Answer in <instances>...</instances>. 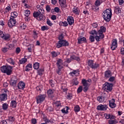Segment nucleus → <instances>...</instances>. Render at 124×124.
<instances>
[{
    "instance_id": "f257e3e1",
    "label": "nucleus",
    "mask_w": 124,
    "mask_h": 124,
    "mask_svg": "<svg viewBox=\"0 0 124 124\" xmlns=\"http://www.w3.org/2000/svg\"><path fill=\"white\" fill-rule=\"evenodd\" d=\"M102 15L103 18L106 22H110L112 18V9L108 8L106 9L103 12Z\"/></svg>"
},
{
    "instance_id": "f03ea898",
    "label": "nucleus",
    "mask_w": 124,
    "mask_h": 124,
    "mask_svg": "<svg viewBox=\"0 0 124 124\" xmlns=\"http://www.w3.org/2000/svg\"><path fill=\"white\" fill-rule=\"evenodd\" d=\"M0 69L2 73H5L9 76L12 74L13 67L10 65H3L0 67Z\"/></svg>"
},
{
    "instance_id": "7ed1b4c3",
    "label": "nucleus",
    "mask_w": 124,
    "mask_h": 124,
    "mask_svg": "<svg viewBox=\"0 0 124 124\" xmlns=\"http://www.w3.org/2000/svg\"><path fill=\"white\" fill-rule=\"evenodd\" d=\"M56 65L58 68L56 70V73L58 75H62V69L63 68V61L59 59L57 60Z\"/></svg>"
},
{
    "instance_id": "20e7f679",
    "label": "nucleus",
    "mask_w": 124,
    "mask_h": 124,
    "mask_svg": "<svg viewBox=\"0 0 124 124\" xmlns=\"http://www.w3.org/2000/svg\"><path fill=\"white\" fill-rule=\"evenodd\" d=\"M87 63L88 64V66L91 67L92 69H97L99 66V64L97 63L96 62H94V61L93 60H88Z\"/></svg>"
},
{
    "instance_id": "39448f33",
    "label": "nucleus",
    "mask_w": 124,
    "mask_h": 124,
    "mask_svg": "<svg viewBox=\"0 0 124 124\" xmlns=\"http://www.w3.org/2000/svg\"><path fill=\"white\" fill-rule=\"evenodd\" d=\"M0 37L2 38L3 40L5 41H9L10 38H11V35L8 33H5L3 32L2 31L0 30Z\"/></svg>"
},
{
    "instance_id": "423d86ee",
    "label": "nucleus",
    "mask_w": 124,
    "mask_h": 124,
    "mask_svg": "<svg viewBox=\"0 0 124 124\" xmlns=\"http://www.w3.org/2000/svg\"><path fill=\"white\" fill-rule=\"evenodd\" d=\"M46 98V94H40L39 95L36 96V101L37 104H41L45 100Z\"/></svg>"
},
{
    "instance_id": "0eeeda50",
    "label": "nucleus",
    "mask_w": 124,
    "mask_h": 124,
    "mask_svg": "<svg viewBox=\"0 0 124 124\" xmlns=\"http://www.w3.org/2000/svg\"><path fill=\"white\" fill-rule=\"evenodd\" d=\"M66 46H69V43L65 40H62L58 41V43L57 44L56 47L58 49L61 47H64Z\"/></svg>"
},
{
    "instance_id": "6e6552de",
    "label": "nucleus",
    "mask_w": 124,
    "mask_h": 124,
    "mask_svg": "<svg viewBox=\"0 0 124 124\" xmlns=\"http://www.w3.org/2000/svg\"><path fill=\"white\" fill-rule=\"evenodd\" d=\"M56 93V90L54 89H49L47 91V94L49 98L53 99L55 97V93Z\"/></svg>"
},
{
    "instance_id": "1a4fd4ad",
    "label": "nucleus",
    "mask_w": 124,
    "mask_h": 124,
    "mask_svg": "<svg viewBox=\"0 0 124 124\" xmlns=\"http://www.w3.org/2000/svg\"><path fill=\"white\" fill-rule=\"evenodd\" d=\"M106 0H96L94 2L95 10L96 11H99V6L101 5L102 3L105 2Z\"/></svg>"
},
{
    "instance_id": "9d476101",
    "label": "nucleus",
    "mask_w": 124,
    "mask_h": 124,
    "mask_svg": "<svg viewBox=\"0 0 124 124\" xmlns=\"http://www.w3.org/2000/svg\"><path fill=\"white\" fill-rule=\"evenodd\" d=\"M104 88L107 92H111L113 90V84L107 82L105 84Z\"/></svg>"
},
{
    "instance_id": "9b49d317",
    "label": "nucleus",
    "mask_w": 124,
    "mask_h": 124,
    "mask_svg": "<svg viewBox=\"0 0 124 124\" xmlns=\"http://www.w3.org/2000/svg\"><path fill=\"white\" fill-rule=\"evenodd\" d=\"M108 105L111 109H114L117 107V104L115 103L116 102V100L114 98L111 99L110 100H108Z\"/></svg>"
},
{
    "instance_id": "f8f14e48",
    "label": "nucleus",
    "mask_w": 124,
    "mask_h": 124,
    "mask_svg": "<svg viewBox=\"0 0 124 124\" xmlns=\"http://www.w3.org/2000/svg\"><path fill=\"white\" fill-rule=\"evenodd\" d=\"M118 47V41L117 39H114L112 40V42L111 45H110V49L114 51V50H116V48Z\"/></svg>"
},
{
    "instance_id": "ddd939ff",
    "label": "nucleus",
    "mask_w": 124,
    "mask_h": 124,
    "mask_svg": "<svg viewBox=\"0 0 124 124\" xmlns=\"http://www.w3.org/2000/svg\"><path fill=\"white\" fill-rule=\"evenodd\" d=\"M16 24V19L15 18H12L10 17V19L8 22V25L9 28H12V27H14Z\"/></svg>"
},
{
    "instance_id": "4468645a",
    "label": "nucleus",
    "mask_w": 124,
    "mask_h": 124,
    "mask_svg": "<svg viewBox=\"0 0 124 124\" xmlns=\"http://www.w3.org/2000/svg\"><path fill=\"white\" fill-rule=\"evenodd\" d=\"M38 13L40 15L39 18L40 20H42V19H46V17H45V16H44L45 10L42 8H40L38 11H37Z\"/></svg>"
},
{
    "instance_id": "2eb2a0df",
    "label": "nucleus",
    "mask_w": 124,
    "mask_h": 124,
    "mask_svg": "<svg viewBox=\"0 0 124 124\" xmlns=\"http://www.w3.org/2000/svg\"><path fill=\"white\" fill-rule=\"evenodd\" d=\"M69 75L72 77H74V76H76V77H78V76H79V75H80V71L79 70V69L73 70V71L70 72Z\"/></svg>"
},
{
    "instance_id": "dca6fc26",
    "label": "nucleus",
    "mask_w": 124,
    "mask_h": 124,
    "mask_svg": "<svg viewBox=\"0 0 124 124\" xmlns=\"http://www.w3.org/2000/svg\"><path fill=\"white\" fill-rule=\"evenodd\" d=\"M108 107L107 105L100 104L97 106V110L99 111H106Z\"/></svg>"
},
{
    "instance_id": "f3484780",
    "label": "nucleus",
    "mask_w": 124,
    "mask_h": 124,
    "mask_svg": "<svg viewBox=\"0 0 124 124\" xmlns=\"http://www.w3.org/2000/svg\"><path fill=\"white\" fill-rule=\"evenodd\" d=\"M33 17L34 18H36V20L38 21H45V19H40V15L39 13H38L37 11H34L33 13Z\"/></svg>"
},
{
    "instance_id": "a211bd4d",
    "label": "nucleus",
    "mask_w": 124,
    "mask_h": 124,
    "mask_svg": "<svg viewBox=\"0 0 124 124\" xmlns=\"http://www.w3.org/2000/svg\"><path fill=\"white\" fill-rule=\"evenodd\" d=\"M26 87V83L23 81H20L17 86L18 90H24Z\"/></svg>"
},
{
    "instance_id": "6ab92c4d",
    "label": "nucleus",
    "mask_w": 124,
    "mask_h": 124,
    "mask_svg": "<svg viewBox=\"0 0 124 124\" xmlns=\"http://www.w3.org/2000/svg\"><path fill=\"white\" fill-rule=\"evenodd\" d=\"M17 81H18V79L16 77H13L11 79L10 82V84L11 86H12L13 87H15L16 86V84H17Z\"/></svg>"
},
{
    "instance_id": "aec40b11",
    "label": "nucleus",
    "mask_w": 124,
    "mask_h": 124,
    "mask_svg": "<svg viewBox=\"0 0 124 124\" xmlns=\"http://www.w3.org/2000/svg\"><path fill=\"white\" fill-rule=\"evenodd\" d=\"M103 32H106V27L102 26L100 28V30L98 31V34H101L102 36H104Z\"/></svg>"
},
{
    "instance_id": "412c9836",
    "label": "nucleus",
    "mask_w": 124,
    "mask_h": 124,
    "mask_svg": "<svg viewBox=\"0 0 124 124\" xmlns=\"http://www.w3.org/2000/svg\"><path fill=\"white\" fill-rule=\"evenodd\" d=\"M67 21L70 26H72L74 24V18L72 16H68L67 18Z\"/></svg>"
},
{
    "instance_id": "4be33fe9",
    "label": "nucleus",
    "mask_w": 124,
    "mask_h": 124,
    "mask_svg": "<svg viewBox=\"0 0 124 124\" xmlns=\"http://www.w3.org/2000/svg\"><path fill=\"white\" fill-rule=\"evenodd\" d=\"M7 100V93H2L0 94V102L6 101Z\"/></svg>"
},
{
    "instance_id": "5701e85b",
    "label": "nucleus",
    "mask_w": 124,
    "mask_h": 124,
    "mask_svg": "<svg viewBox=\"0 0 124 124\" xmlns=\"http://www.w3.org/2000/svg\"><path fill=\"white\" fill-rule=\"evenodd\" d=\"M87 39L84 37H79L78 39V44H82V43H86Z\"/></svg>"
},
{
    "instance_id": "b1692460",
    "label": "nucleus",
    "mask_w": 124,
    "mask_h": 124,
    "mask_svg": "<svg viewBox=\"0 0 124 124\" xmlns=\"http://www.w3.org/2000/svg\"><path fill=\"white\" fill-rule=\"evenodd\" d=\"M59 2L62 8H66V0H59Z\"/></svg>"
},
{
    "instance_id": "393cba45",
    "label": "nucleus",
    "mask_w": 124,
    "mask_h": 124,
    "mask_svg": "<svg viewBox=\"0 0 124 124\" xmlns=\"http://www.w3.org/2000/svg\"><path fill=\"white\" fill-rule=\"evenodd\" d=\"M72 12L74 14H75L76 15H79L80 14V9L76 6H74L73 8Z\"/></svg>"
},
{
    "instance_id": "a878e982",
    "label": "nucleus",
    "mask_w": 124,
    "mask_h": 124,
    "mask_svg": "<svg viewBox=\"0 0 124 124\" xmlns=\"http://www.w3.org/2000/svg\"><path fill=\"white\" fill-rule=\"evenodd\" d=\"M112 76V72L110 70H107L105 72L104 77L106 79H109Z\"/></svg>"
},
{
    "instance_id": "bb28decb",
    "label": "nucleus",
    "mask_w": 124,
    "mask_h": 124,
    "mask_svg": "<svg viewBox=\"0 0 124 124\" xmlns=\"http://www.w3.org/2000/svg\"><path fill=\"white\" fill-rule=\"evenodd\" d=\"M97 100L100 103L106 101V97L104 96H99L97 97Z\"/></svg>"
},
{
    "instance_id": "cd10ccee",
    "label": "nucleus",
    "mask_w": 124,
    "mask_h": 124,
    "mask_svg": "<svg viewBox=\"0 0 124 124\" xmlns=\"http://www.w3.org/2000/svg\"><path fill=\"white\" fill-rule=\"evenodd\" d=\"M104 38V36H102L100 34H97V35H96L95 36V39L97 42H99L100 41L101 39H103Z\"/></svg>"
},
{
    "instance_id": "c85d7f7f",
    "label": "nucleus",
    "mask_w": 124,
    "mask_h": 124,
    "mask_svg": "<svg viewBox=\"0 0 124 124\" xmlns=\"http://www.w3.org/2000/svg\"><path fill=\"white\" fill-rule=\"evenodd\" d=\"M32 69V65L31 63L28 64L25 68V71L27 72H29V71L31 70Z\"/></svg>"
},
{
    "instance_id": "c756f323",
    "label": "nucleus",
    "mask_w": 124,
    "mask_h": 124,
    "mask_svg": "<svg viewBox=\"0 0 124 124\" xmlns=\"http://www.w3.org/2000/svg\"><path fill=\"white\" fill-rule=\"evenodd\" d=\"M114 12L116 13V14H121V13L122 12V9L119 6H117L115 7L114 8Z\"/></svg>"
},
{
    "instance_id": "7c9ffc66",
    "label": "nucleus",
    "mask_w": 124,
    "mask_h": 124,
    "mask_svg": "<svg viewBox=\"0 0 124 124\" xmlns=\"http://www.w3.org/2000/svg\"><path fill=\"white\" fill-rule=\"evenodd\" d=\"M6 121H8L9 124H12L15 121V118L13 116H9Z\"/></svg>"
},
{
    "instance_id": "2f4dec72",
    "label": "nucleus",
    "mask_w": 124,
    "mask_h": 124,
    "mask_svg": "<svg viewBox=\"0 0 124 124\" xmlns=\"http://www.w3.org/2000/svg\"><path fill=\"white\" fill-rule=\"evenodd\" d=\"M10 107L12 108H16L17 107V102L15 100H12L10 103Z\"/></svg>"
},
{
    "instance_id": "473e14b6",
    "label": "nucleus",
    "mask_w": 124,
    "mask_h": 124,
    "mask_svg": "<svg viewBox=\"0 0 124 124\" xmlns=\"http://www.w3.org/2000/svg\"><path fill=\"white\" fill-rule=\"evenodd\" d=\"M8 107H9V105L7 103H4L2 105V108L4 110V111H6L7 109H8Z\"/></svg>"
},
{
    "instance_id": "72a5a7b5",
    "label": "nucleus",
    "mask_w": 124,
    "mask_h": 124,
    "mask_svg": "<svg viewBox=\"0 0 124 124\" xmlns=\"http://www.w3.org/2000/svg\"><path fill=\"white\" fill-rule=\"evenodd\" d=\"M68 110H69V107H66L65 108H64L61 110V112L63 113V114H68Z\"/></svg>"
},
{
    "instance_id": "f704fd0d",
    "label": "nucleus",
    "mask_w": 124,
    "mask_h": 124,
    "mask_svg": "<svg viewBox=\"0 0 124 124\" xmlns=\"http://www.w3.org/2000/svg\"><path fill=\"white\" fill-rule=\"evenodd\" d=\"M59 24L61 27H67L68 26V23L66 21H60Z\"/></svg>"
},
{
    "instance_id": "c9c22d12",
    "label": "nucleus",
    "mask_w": 124,
    "mask_h": 124,
    "mask_svg": "<svg viewBox=\"0 0 124 124\" xmlns=\"http://www.w3.org/2000/svg\"><path fill=\"white\" fill-rule=\"evenodd\" d=\"M17 16H18V13H17V12H12L11 13L10 18L15 19V18H17Z\"/></svg>"
},
{
    "instance_id": "e433bc0d",
    "label": "nucleus",
    "mask_w": 124,
    "mask_h": 124,
    "mask_svg": "<svg viewBox=\"0 0 124 124\" xmlns=\"http://www.w3.org/2000/svg\"><path fill=\"white\" fill-rule=\"evenodd\" d=\"M78 84H79V82L77 80V78H73L72 80V82L71 83V85H72V86H77Z\"/></svg>"
},
{
    "instance_id": "4c0bfd02",
    "label": "nucleus",
    "mask_w": 124,
    "mask_h": 124,
    "mask_svg": "<svg viewBox=\"0 0 124 124\" xmlns=\"http://www.w3.org/2000/svg\"><path fill=\"white\" fill-rule=\"evenodd\" d=\"M108 124H118V121L117 119H110L108 121Z\"/></svg>"
},
{
    "instance_id": "58836bf2",
    "label": "nucleus",
    "mask_w": 124,
    "mask_h": 124,
    "mask_svg": "<svg viewBox=\"0 0 124 124\" xmlns=\"http://www.w3.org/2000/svg\"><path fill=\"white\" fill-rule=\"evenodd\" d=\"M51 55L53 58H56L57 57H58V56H59V55H61V53L57 52L56 51H52Z\"/></svg>"
},
{
    "instance_id": "ea45409f",
    "label": "nucleus",
    "mask_w": 124,
    "mask_h": 124,
    "mask_svg": "<svg viewBox=\"0 0 124 124\" xmlns=\"http://www.w3.org/2000/svg\"><path fill=\"white\" fill-rule=\"evenodd\" d=\"M70 59H72V60H75V61H77V62L80 61V58L79 57H77L75 55H71L70 56Z\"/></svg>"
},
{
    "instance_id": "a19ab883",
    "label": "nucleus",
    "mask_w": 124,
    "mask_h": 124,
    "mask_svg": "<svg viewBox=\"0 0 124 124\" xmlns=\"http://www.w3.org/2000/svg\"><path fill=\"white\" fill-rule=\"evenodd\" d=\"M19 62L20 64H24L28 62V59L27 58H22Z\"/></svg>"
},
{
    "instance_id": "79ce46f5",
    "label": "nucleus",
    "mask_w": 124,
    "mask_h": 124,
    "mask_svg": "<svg viewBox=\"0 0 124 124\" xmlns=\"http://www.w3.org/2000/svg\"><path fill=\"white\" fill-rule=\"evenodd\" d=\"M32 37L34 39H37L38 37V33H37L35 31H33Z\"/></svg>"
},
{
    "instance_id": "37998d69",
    "label": "nucleus",
    "mask_w": 124,
    "mask_h": 124,
    "mask_svg": "<svg viewBox=\"0 0 124 124\" xmlns=\"http://www.w3.org/2000/svg\"><path fill=\"white\" fill-rule=\"evenodd\" d=\"M43 72H44V69H39L37 70V74L38 75H39L40 76H42L43 75Z\"/></svg>"
},
{
    "instance_id": "c03bdc74",
    "label": "nucleus",
    "mask_w": 124,
    "mask_h": 124,
    "mask_svg": "<svg viewBox=\"0 0 124 124\" xmlns=\"http://www.w3.org/2000/svg\"><path fill=\"white\" fill-rule=\"evenodd\" d=\"M11 6L10 5V4H8L7 6L5 9V12L6 13H8L9 11H11Z\"/></svg>"
},
{
    "instance_id": "a18cd8bd",
    "label": "nucleus",
    "mask_w": 124,
    "mask_h": 124,
    "mask_svg": "<svg viewBox=\"0 0 124 124\" xmlns=\"http://www.w3.org/2000/svg\"><path fill=\"white\" fill-rule=\"evenodd\" d=\"M39 66H40L39 63H38V62H35V63H33V67L34 69H36V70H37V69L39 68Z\"/></svg>"
},
{
    "instance_id": "49530a36",
    "label": "nucleus",
    "mask_w": 124,
    "mask_h": 124,
    "mask_svg": "<svg viewBox=\"0 0 124 124\" xmlns=\"http://www.w3.org/2000/svg\"><path fill=\"white\" fill-rule=\"evenodd\" d=\"M7 62H9V63H10V64H12V65H15V62H14V60L12 58H9L7 59Z\"/></svg>"
},
{
    "instance_id": "de8ad7c7",
    "label": "nucleus",
    "mask_w": 124,
    "mask_h": 124,
    "mask_svg": "<svg viewBox=\"0 0 124 124\" xmlns=\"http://www.w3.org/2000/svg\"><path fill=\"white\" fill-rule=\"evenodd\" d=\"M6 46L9 50H12L14 48V44H7Z\"/></svg>"
},
{
    "instance_id": "09e8293b",
    "label": "nucleus",
    "mask_w": 124,
    "mask_h": 124,
    "mask_svg": "<svg viewBox=\"0 0 124 124\" xmlns=\"http://www.w3.org/2000/svg\"><path fill=\"white\" fill-rule=\"evenodd\" d=\"M74 111L75 112V113L80 112V107L78 105L76 106L74 108Z\"/></svg>"
},
{
    "instance_id": "8fccbe9b",
    "label": "nucleus",
    "mask_w": 124,
    "mask_h": 124,
    "mask_svg": "<svg viewBox=\"0 0 124 124\" xmlns=\"http://www.w3.org/2000/svg\"><path fill=\"white\" fill-rule=\"evenodd\" d=\"M90 34H92V35H97L98 34V31H96L95 30H93L89 32Z\"/></svg>"
},
{
    "instance_id": "3c124183",
    "label": "nucleus",
    "mask_w": 124,
    "mask_h": 124,
    "mask_svg": "<svg viewBox=\"0 0 124 124\" xmlns=\"http://www.w3.org/2000/svg\"><path fill=\"white\" fill-rule=\"evenodd\" d=\"M41 30L43 31H48V30H49V26H48L47 25L43 26L41 27Z\"/></svg>"
},
{
    "instance_id": "603ef678",
    "label": "nucleus",
    "mask_w": 124,
    "mask_h": 124,
    "mask_svg": "<svg viewBox=\"0 0 124 124\" xmlns=\"http://www.w3.org/2000/svg\"><path fill=\"white\" fill-rule=\"evenodd\" d=\"M81 84H82L83 86H88L89 84L86 79H82L81 81Z\"/></svg>"
},
{
    "instance_id": "864d4df0",
    "label": "nucleus",
    "mask_w": 124,
    "mask_h": 124,
    "mask_svg": "<svg viewBox=\"0 0 124 124\" xmlns=\"http://www.w3.org/2000/svg\"><path fill=\"white\" fill-rule=\"evenodd\" d=\"M8 50H9L8 49V47H7L6 46L5 47H2L1 49V51L3 52V53H7Z\"/></svg>"
},
{
    "instance_id": "5fc2aeb1",
    "label": "nucleus",
    "mask_w": 124,
    "mask_h": 124,
    "mask_svg": "<svg viewBox=\"0 0 124 124\" xmlns=\"http://www.w3.org/2000/svg\"><path fill=\"white\" fill-rule=\"evenodd\" d=\"M46 24L48 26H49V27H52L53 25H54L53 23L51 22V20H50L49 19H46Z\"/></svg>"
},
{
    "instance_id": "6e6d98bb",
    "label": "nucleus",
    "mask_w": 124,
    "mask_h": 124,
    "mask_svg": "<svg viewBox=\"0 0 124 124\" xmlns=\"http://www.w3.org/2000/svg\"><path fill=\"white\" fill-rule=\"evenodd\" d=\"M55 105L56 107H58L59 108L62 107V104L61 103V101H57L56 102H55Z\"/></svg>"
},
{
    "instance_id": "4d7b16f0",
    "label": "nucleus",
    "mask_w": 124,
    "mask_h": 124,
    "mask_svg": "<svg viewBox=\"0 0 124 124\" xmlns=\"http://www.w3.org/2000/svg\"><path fill=\"white\" fill-rule=\"evenodd\" d=\"M116 78L115 77L111 76L109 78V79L108 80V82H114L115 81Z\"/></svg>"
},
{
    "instance_id": "13d9d810",
    "label": "nucleus",
    "mask_w": 124,
    "mask_h": 124,
    "mask_svg": "<svg viewBox=\"0 0 124 124\" xmlns=\"http://www.w3.org/2000/svg\"><path fill=\"white\" fill-rule=\"evenodd\" d=\"M82 91H83V86H80L78 88L77 93H82Z\"/></svg>"
},
{
    "instance_id": "bf43d9fd",
    "label": "nucleus",
    "mask_w": 124,
    "mask_h": 124,
    "mask_svg": "<svg viewBox=\"0 0 124 124\" xmlns=\"http://www.w3.org/2000/svg\"><path fill=\"white\" fill-rule=\"evenodd\" d=\"M95 37L93 35L89 36V40L91 42H94Z\"/></svg>"
},
{
    "instance_id": "052dcab7",
    "label": "nucleus",
    "mask_w": 124,
    "mask_h": 124,
    "mask_svg": "<svg viewBox=\"0 0 124 124\" xmlns=\"http://www.w3.org/2000/svg\"><path fill=\"white\" fill-rule=\"evenodd\" d=\"M63 38H64V36L63 35V33L61 34L58 36V39L59 41L63 40Z\"/></svg>"
},
{
    "instance_id": "680f3d73",
    "label": "nucleus",
    "mask_w": 124,
    "mask_h": 124,
    "mask_svg": "<svg viewBox=\"0 0 124 124\" xmlns=\"http://www.w3.org/2000/svg\"><path fill=\"white\" fill-rule=\"evenodd\" d=\"M93 29H96L98 27V25L96 22H94L91 24Z\"/></svg>"
},
{
    "instance_id": "e2e57ef3",
    "label": "nucleus",
    "mask_w": 124,
    "mask_h": 124,
    "mask_svg": "<svg viewBox=\"0 0 124 124\" xmlns=\"http://www.w3.org/2000/svg\"><path fill=\"white\" fill-rule=\"evenodd\" d=\"M25 11V16H30L31 15V11L26 10Z\"/></svg>"
},
{
    "instance_id": "0e129e2a",
    "label": "nucleus",
    "mask_w": 124,
    "mask_h": 124,
    "mask_svg": "<svg viewBox=\"0 0 124 124\" xmlns=\"http://www.w3.org/2000/svg\"><path fill=\"white\" fill-rule=\"evenodd\" d=\"M49 84L50 85L51 88H54V87H55V84H54V81L53 80H49Z\"/></svg>"
},
{
    "instance_id": "69168bd1",
    "label": "nucleus",
    "mask_w": 124,
    "mask_h": 124,
    "mask_svg": "<svg viewBox=\"0 0 124 124\" xmlns=\"http://www.w3.org/2000/svg\"><path fill=\"white\" fill-rule=\"evenodd\" d=\"M31 124H37V120H36V119L33 118L31 120Z\"/></svg>"
},
{
    "instance_id": "338daca9",
    "label": "nucleus",
    "mask_w": 124,
    "mask_h": 124,
    "mask_svg": "<svg viewBox=\"0 0 124 124\" xmlns=\"http://www.w3.org/2000/svg\"><path fill=\"white\" fill-rule=\"evenodd\" d=\"M46 10L47 11V12H50V11H51V8L50 7L49 5H47L46 6Z\"/></svg>"
},
{
    "instance_id": "774afa93",
    "label": "nucleus",
    "mask_w": 124,
    "mask_h": 124,
    "mask_svg": "<svg viewBox=\"0 0 124 124\" xmlns=\"http://www.w3.org/2000/svg\"><path fill=\"white\" fill-rule=\"evenodd\" d=\"M20 52H21V48H20V47H16V54H19Z\"/></svg>"
}]
</instances>
